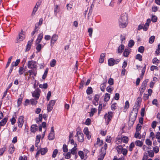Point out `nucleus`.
<instances>
[{"label":"nucleus","mask_w":160,"mask_h":160,"mask_svg":"<svg viewBox=\"0 0 160 160\" xmlns=\"http://www.w3.org/2000/svg\"><path fill=\"white\" fill-rule=\"evenodd\" d=\"M137 112L136 110H133L130 115L129 118V122H132V124H133L135 121L137 115Z\"/></svg>","instance_id":"nucleus-2"},{"label":"nucleus","mask_w":160,"mask_h":160,"mask_svg":"<svg viewBox=\"0 0 160 160\" xmlns=\"http://www.w3.org/2000/svg\"><path fill=\"white\" fill-rule=\"evenodd\" d=\"M48 151V149L46 148H42L40 150L38 151L36 154L37 155L38 153L41 152L42 155H44Z\"/></svg>","instance_id":"nucleus-17"},{"label":"nucleus","mask_w":160,"mask_h":160,"mask_svg":"<svg viewBox=\"0 0 160 160\" xmlns=\"http://www.w3.org/2000/svg\"><path fill=\"white\" fill-rule=\"evenodd\" d=\"M113 90V88H111V86H108L106 88L107 91L109 93H111Z\"/></svg>","instance_id":"nucleus-51"},{"label":"nucleus","mask_w":160,"mask_h":160,"mask_svg":"<svg viewBox=\"0 0 160 160\" xmlns=\"http://www.w3.org/2000/svg\"><path fill=\"white\" fill-rule=\"evenodd\" d=\"M123 148L122 146H118L117 147V150L118 152V153L121 154L122 153V151L123 149Z\"/></svg>","instance_id":"nucleus-23"},{"label":"nucleus","mask_w":160,"mask_h":160,"mask_svg":"<svg viewBox=\"0 0 160 160\" xmlns=\"http://www.w3.org/2000/svg\"><path fill=\"white\" fill-rule=\"evenodd\" d=\"M121 138L122 142L125 143H127L128 141V137L126 136H124L122 138Z\"/></svg>","instance_id":"nucleus-30"},{"label":"nucleus","mask_w":160,"mask_h":160,"mask_svg":"<svg viewBox=\"0 0 160 160\" xmlns=\"http://www.w3.org/2000/svg\"><path fill=\"white\" fill-rule=\"evenodd\" d=\"M58 38V36L56 34H54L51 38V44L53 45Z\"/></svg>","instance_id":"nucleus-11"},{"label":"nucleus","mask_w":160,"mask_h":160,"mask_svg":"<svg viewBox=\"0 0 160 160\" xmlns=\"http://www.w3.org/2000/svg\"><path fill=\"white\" fill-rule=\"evenodd\" d=\"M23 119L24 117L22 116H20L19 118L18 123V126L19 128H22L24 122Z\"/></svg>","instance_id":"nucleus-10"},{"label":"nucleus","mask_w":160,"mask_h":160,"mask_svg":"<svg viewBox=\"0 0 160 160\" xmlns=\"http://www.w3.org/2000/svg\"><path fill=\"white\" fill-rule=\"evenodd\" d=\"M103 143V141L101 140L99 138H98L97 142L94 144V145L95 147H97L98 146H101L102 144Z\"/></svg>","instance_id":"nucleus-15"},{"label":"nucleus","mask_w":160,"mask_h":160,"mask_svg":"<svg viewBox=\"0 0 160 160\" xmlns=\"http://www.w3.org/2000/svg\"><path fill=\"white\" fill-rule=\"evenodd\" d=\"M6 150V147H3L2 148L0 149V156L2 155L5 152Z\"/></svg>","instance_id":"nucleus-37"},{"label":"nucleus","mask_w":160,"mask_h":160,"mask_svg":"<svg viewBox=\"0 0 160 160\" xmlns=\"http://www.w3.org/2000/svg\"><path fill=\"white\" fill-rule=\"evenodd\" d=\"M142 56L139 54H137L136 56V59L139 60L140 61H142Z\"/></svg>","instance_id":"nucleus-46"},{"label":"nucleus","mask_w":160,"mask_h":160,"mask_svg":"<svg viewBox=\"0 0 160 160\" xmlns=\"http://www.w3.org/2000/svg\"><path fill=\"white\" fill-rule=\"evenodd\" d=\"M38 129V126L36 125H32L30 128L31 132L34 133Z\"/></svg>","instance_id":"nucleus-16"},{"label":"nucleus","mask_w":160,"mask_h":160,"mask_svg":"<svg viewBox=\"0 0 160 160\" xmlns=\"http://www.w3.org/2000/svg\"><path fill=\"white\" fill-rule=\"evenodd\" d=\"M155 37L154 36H151L149 38V42L150 44H152L154 41Z\"/></svg>","instance_id":"nucleus-36"},{"label":"nucleus","mask_w":160,"mask_h":160,"mask_svg":"<svg viewBox=\"0 0 160 160\" xmlns=\"http://www.w3.org/2000/svg\"><path fill=\"white\" fill-rule=\"evenodd\" d=\"M147 155L149 156L150 157H152L154 156V153L153 152L152 150L148 151H147Z\"/></svg>","instance_id":"nucleus-34"},{"label":"nucleus","mask_w":160,"mask_h":160,"mask_svg":"<svg viewBox=\"0 0 160 160\" xmlns=\"http://www.w3.org/2000/svg\"><path fill=\"white\" fill-rule=\"evenodd\" d=\"M77 144L75 143L74 147L70 150L71 154L74 155L77 153Z\"/></svg>","instance_id":"nucleus-18"},{"label":"nucleus","mask_w":160,"mask_h":160,"mask_svg":"<svg viewBox=\"0 0 160 160\" xmlns=\"http://www.w3.org/2000/svg\"><path fill=\"white\" fill-rule=\"evenodd\" d=\"M25 38V32L22 30L19 33L18 37L17 39V42H20L23 41Z\"/></svg>","instance_id":"nucleus-4"},{"label":"nucleus","mask_w":160,"mask_h":160,"mask_svg":"<svg viewBox=\"0 0 160 160\" xmlns=\"http://www.w3.org/2000/svg\"><path fill=\"white\" fill-rule=\"evenodd\" d=\"M156 138L158 139V142L160 143V132H158L156 136Z\"/></svg>","instance_id":"nucleus-64"},{"label":"nucleus","mask_w":160,"mask_h":160,"mask_svg":"<svg viewBox=\"0 0 160 160\" xmlns=\"http://www.w3.org/2000/svg\"><path fill=\"white\" fill-rule=\"evenodd\" d=\"M38 8H37V7H34L32 13L31 15L33 17L34 16L36 12H37L38 9Z\"/></svg>","instance_id":"nucleus-50"},{"label":"nucleus","mask_w":160,"mask_h":160,"mask_svg":"<svg viewBox=\"0 0 160 160\" xmlns=\"http://www.w3.org/2000/svg\"><path fill=\"white\" fill-rule=\"evenodd\" d=\"M96 111L97 110L95 108H92L91 110V112H90L89 116L91 117H92L94 113L96 112Z\"/></svg>","instance_id":"nucleus-28"},{"label":"nucleus","mask_w":160,"mask_h":160,"mask_svg":"<svg viewBox=\"0 0 160 160\" xmlns=\"http://www.w3.org/2000/svg\"><path fill=\"white\" fill-rule=\"evenodd\" d=\"M20 62V60L19 59H17L16 62H12V64H13L14 66H17L19 64Z\"/></svg>","instance_id":"nucleus-47"},{"label":"nucleus","mask_w":160,"mask_h":160,"mask_svg":"<svg viewBox=\"0 0 160 160\" xmlns=\"http://www.w3.org/2000/svg\"><path fill=\"white\" fill-rule=\"evenodd\" d=\"M124 46L123 45H121L118 47V53H121L122 50L124 49Z\"/></svg>","instance_id":"nucleus-25"},{"label":"nucleus","mask_w":160,"mask_h":160,"mask_svg":"<svg viewBox=\"0 0 160 160\" xmlns=\"http://www.w3.org/2000/svg\"><path fill=\"white\" fill-rule=\"evenodd\" d=\"M12 58V56H11L8 59V61L7 62V65H6V68H7L8 66H9L10 62H11V60Z\"/></svg>","instance_id":"nucleus-55"},{"label":"nucleus","mask_w":160,"mask_h":160,"mask_svg":"<svg viewBox=\"0 0 160 160\" xmlns=\"http://www.w3.org/2000/svg\"><path fill=\"white\" fill-rule=\"evenodd\" d=\"M15 150V147L13 145L11 144L9 146L8 151L10 153L12 154L14 152Z\"/></svg>","instance_id":"nucleus-21"},{"label":"nucleus","mask_w":160,"mask_h":160,"mask_svg":"<svg viewBox=\"0 0 160 160\" xmlns=\"http://www.w3.org/2000/svg\"><path fill=\"white\" fill-rule=\"evenodd\" d=\"M40 90L38 88H37L32 93V96L33 97L36 98L37 100L38 99L40 96Z\"/></svg>","instance_id":"nucleus-9"},{"label":"nucleus","mask_w":160,"mask_h":160,"mask_svg":"<svg viewBox=\"0 0 160 160\" xmlns=\"http://www.w3.org/2000/svg\"><path fill=\"white\" fill-rule=\"evenodd\" d=\"M129 51L128 49H125L123 53V55L125 57H127L129 54Z\"/></svg>","instance_id":"nucleus-26"},{"label":"nucleus","mask_w":160,"mask_h":160,"mask_svg":"<svg viewBox=\"0 0 160 160\" xmlns=\"http://www.w3.org/2000/svg\"><path fill=\"white\" fill-rule=\"evenodd\" d=\"M54 132H50L48 136V139L49 140H52L54 139Z\"/></svg>","instance_id":"nucleus-27"},{"label":"nucleus","mask_w":160,"mask_h":160,"mask_svg":"<svg viewBox=\"0 0 160 160\" xmlns=\"http://www.w3.org/2000/svg\"><path fill=\"white\" fill-rule=\"evenodd\" d=\"M116 142L117 144H119L121 143L122 142L121 138L118 137L116 138Z\"/></svg>","instance_id":"nucleus-38"},{"label":"nucleus","mask_w":160,"mask_h":160,"mask_svg":"<svg viewBox=\"0 0 160 160\" xmlns=\"http://www.w3.org/2000/svg\"><path fill=\"white\" fill-rule=\"evenodd\" d=\"M63 151L64 152H67L68 151L67 146L66 144H64L63 146Z\"/></svg>","instance_id":"nucleus-52"},{"label":"nucleus","mask_w":160,"mask_h":160,"mask_svg":"<svg viewBox=\"0 0 160 160\" xmlns=\"http://www.w3.org/2000/svg\"><path fill=\"white\" fill-rule=\"evenodd\" d=\"M48 72V68H47L45 70L44 73L42 76V78L43 79H44L46 77L47 74Z\"/></svg>","instance_id":"nucleus-42"},{"label":"nucleus","mask_w":160,"mask_h":160,"mask_svg":"<svg viewBox=\"0 0 160 160\" xmlns=\"http://www.w3.org/2000/svg\"><path fill=\"white\" fill-rule=\"evenodd\" d=\"M76 131L77 133L75 135V137H77V139L78 141L80 142H83L84 140L83 134L80 130H78V129H77Z\"/></svg>","instance_id":"nucleus-3"},{"label":"nucleus","mask_w":160,"mask_h":160,"mask_svg":"<svg viewBox=\"0 0 160 160\" xmlns=\"http://www.w3.org/2000/svg\"><path fill=\"white\" fill-rule=\"evenodd\" d=\"M58 150L57 149H56L54 150L53 152L52 157L53 158H55L58 153Z\"/></svg>","instance_id":"nucleus-62"},{"label":"nucleus","mask_w":160,"mask_h":160,"mask_svg":"<svg viewBox=\"0 0 160 160\" xmlns=\"http://www.w3.org/2000/svg\"><path fill=\"white\" fill-rule=\"evenodd\" d=\"M38 45L36 47V49L37 51L39 52H40L42 48V45L41 44H37Z\"/></svg>","instance_id":"nucleus-60"},{"label":"nucleus","mask_w":160,"mask_h":160,"mask_svg":"<svg viewBox=\"0 0 160 160\" xmlns=\"http://www.w3.org/2000/svg\"><path fill=\"white\" fill-rule=\"evenodd\" d=\"M117 104L116 103H114L112 104L111 106V108L112 110H114L117 108Z\"/></svg>","instance_id":"nucleus-41"},{"label":"nucleus","mask_w":160,"mask_h":160,"mask_svg":"<svg viewBox=\"0 0 160 160\" xmlns=\"http://www.w3.org/2000/svg\"><path fill=\"white\" fill-rule=\"evenodd\" d=\"M28 72L29 73V76L33 75L34 76H36L37 74V71L36 69H32V70H29L28 71Z\"/></svg>","instance_id":"nucleus-19"},{"label":"nucleus","mask_w":160,"mask_h":160,"mask_svg":"<svg viewBox=\"0 0 160 160\" xmlns=\"http://www.w3.org/2000/svg\"><path fill=\"white\" fill-rule=\"evenodd\" d=\"M87 93L89 95L92 94V89L91 87H88L86 91Z\"/></svg>","instance_id":"nucleus-33"},{"label":"nucleus","mask_w":160,"mask_h":160,"mask_svg":"<svg viewBox=\"0 0 160 160\" xmlns=\"http://www.w3.org/2000/svg\"><path fill=\"white\" fill-rule=\"evenodd\" d=\"M146 143L148 146H151L152 144V141L149 139H147L145 141Z\"/></svg>","instance_id":"nucleus-54"},{"label":"nucleus","mask_w":160,"mask_h":160,"mask_svg":"<svg viewBox=\"0 0 160 160\" xmlns=\"http://www.w3.org/2000/svg\"><path fill=\"white\" fill-rule=\"evenodd\" d=\"M107 82V80L105 81L104 82L102 83L100 85V89L102 92H104L106 87V83Z\"/></svg>","instance_id":"nucleus-20"},{"label":"nucleus","mask_w":160,"mask_h":160,"mask_svg":"<svg viewBox=\"0 0 160 160\" xmlns=\"http://www.w3.org/2000/svg\"><path fill=\"white\" fill-rule=\"evenodd\" d=\"M104 54L103 53H101L99 60V62L100 63H102L104 62Z\"/></svg>","instance_id":"nucleus-24"},{"label":"nucleus","mask_w":160,"mask_h":160,"mask_svg":"<svg viewBox=\"0 0 160 160\" xmlns=\"http://www.w3.org/2000/svg\"><path fill=\"white\" fill-rule=\"evenodd\" d=\"M78 153L79 155L80 156L81 158L82 159H84V155L83 153L82 152V151H80L78 152Z\"/></svg>","instance_id":"nucleus-48"},{"label":"nucleus","mask_w":160,"mask_h":160,"mask_svg":"<svg viewBox=\"0 0 160 160\" xmlns=\"http://www.w3.org/2000/svg\"><path fill=\"white\" fill-rule=\"evenodd\" d=\"M55 102L56 101L55 100H51L49 102L47 107V109L48 112H50L52 110Z\"/></svg>","instance_id":"nucleus-7"},{"label":"nucleus","mask_w":160,"mask_h":160,"mask_svg":"<svg viewBox=\"0 0 160 160\" xmlns=\"http://www.w3.org/2000/svg\"><path fill=\"white\" fill-rule=\"evenodd\" d=\"M134 137L136 138L140 139L141 138V135L140 134L139 132L136 131Z\"/></svg>","instance_id":"nucleus-31"},{"label":"nucleus","mask_w":160,"mask_h":160,"mask_svg":"<svg viewBox=\"0 0 160 160\" xmlns=\"http://www.w3.org/2000/svg\"><path fill=\"white\" fill-rule=\"evenodd\" d=\"M58 5L55 6V7L54 8V13L55 16H57V12H58Z\"/></svg>","instance_id":"nucleus-49"},{"label":"nucleus","mask_w":160,"mask_h":160,"mask_svg":"<svg viewBox=\"0 0 160 160\" xmlns=\"http://www.w3.org/2000/svg\"><path fill=\"white\" fill-rule=\"evenodd\" d=\"M71 152H67L66 154H63V155L65 156V158L67 159H69L71 158Z\"/></svg>","instance_id":"nucleus-32"},{"label":"nucleus","mask_w":160,"mask_h":160,"mask_svg":"<svg viewBox=\"0 0 160 160\" xmlns=\"http://www.w3.org/2000/svg\"><path fill=\"white\" fill-rule=\"evenodd\" d=\"M135 144L136 146L139 147H141L143 145L142 142L139 140H137L135 142Z\"/></svg>","instance_id":"nucleus-35"},{"label":"nucleus","mask_w":160,"mask_h":160,"mask_svg":"<svg viewBox=\"0 0 160 160\" xmlns=\"http://www.w3.org/2000/svg\"><path fill=\"white\" fill-rule=\"evenodd\" d=\"M119 61V59L115 60L112 58H111L108 60V64L109 66H112L115 64H118Z\"/></svg>","instance_id":"nucleus-8"},{"label":"nucleus","mask_w":160,"mask_h":160,"mask_svg":"<svg viewBox=\"0 0 160 160\" xmlns=\"http://www.w3.org/2000/svg\"><path fill=\"white\" fill-rule=\"evenodd\" d=\"M151 22L150 19H148L147 20L145 24L144 27L143 26V30L144 31H146L148 29L149 24Z\"/></svg>","instance_id":"nucleus-13"},{"label":"nucleus","mask_w":160,"mask_h":160,"mask_svg":"<svg viewBox=\"0 0 160 160\" xmlns=\"http://www.w3.org/2000/svg\"><path fill=\"white\" fill-rule=\"evenodd\" d=\"M8 120V118L6 117H5L0 122V126H4Z\"/></svg>","instance_id":"nucleus-22"},{"label":"nucleus","mask_w":160,"mask_h":160,"mask_svg":"<svg viewBox=\"0 0 160 160\" xmlns=\"http://www.w3.org/2000/svg\"><path fill=\"white\" fill-rule=\"evenodd\" d=\"M39 86L40 88L46 89L48 87V84L47 83H45L43 84H40L39 85Z\"/></svg>","instance_id":"nucleus-39"},{"label":"nucleus","mask_w":160,"mask_h":160,"mask_svg":"<svg viewBox=\"0 0 160 160\" xmlns=\"http://www.w3.org/2000/svg\"><path fill=\"white\" fill-rule=\"evenodd\" d=\"M113 113L111 112H108L104 116V118L107 124H108L112 118Z\"/></svg>","instance_id":"nucleus-5"},{"label":"nucleus","mask_w":160,"mask_h":160,"mask_svg":"<svg viewBox=\"0 0 160 160\" xmlns=\"http://www.w3.org/2000/svg\"><path fill=\"white\" fill-rule=\"evenodd\" d=\"M108 82L109 84L112 85L114 84V80L112 78H110L108 80Z\"/></svg>","instance_id":"nucleus-53"},{"label":"nucleus","mask_w":160,"mask_h":160,"mask_svg":"<svg viewBox=\"0 0 160 160\" xmlns=\"http://www.w3.org/2000/svg\"><path fill=\"white\" fill-rule=\"evenodd\" d=\"M142 128V126L139 124H138L136 128V131L139 132Z\"/></svg>","instance_id":"nucleus-57"},{"label":"nucleus","mask_w":160,"mask_h":160,"mask_svg":"<svg viewBox=\"0 0 160 160\" xmlns=\"http://www.w3.org/2000/svg\"><path fill=\"white\" fill-rule=\"evenodd\" d=\"M24 72V70L23 68L22 67H20L18 71V72L19 74L21 75Z\"/></svg>","instance_id":"nucleus-44"},{"label":"nucleus","mask_w":160,"mask_h":160,"mask_svg":"<svg viewBox=\"0 0 160 160\" xmlns=\"http://www.w3.org/2000/svg\"><path fill=\"white\" fill-rule=\"evenodd\" d=\"M110 98V94L108 93H106L105 95L104 101L106 102H107L109 100Z\"/></svg>","instance_id":"nucleus-29"},{"label":"nucleus","mask_w":160,"mask_h":160,"mask_svg":"<svg viewBox=\"0 0 160 160\" xmlns=\"http://www.w3.org/2000/svg\"><path fill=\"white\" fill-rule=\"evenodd\" d=\"M135 145L133 142H132L131 143L129 146V150L130 151H132V148L134 147Z\"/></svg>","instance_id":"nucleus-59"},{"label":"nucleus","mask_w":160,"mask_h":160,"mask_svg":"<svg viewBox=\"0 0 160 160\" xmlns=\"http://www.w3.org/2000/svg\"><path fill=\"white\" fill-rule=\"evenodd\" d=\"M43 36L42 32L40 33L39 34L38 37L36 41V44H39L42 40Z\"/></svg>","instance_id":"nucleus-14"},{"label":"nucleus","mask_w":160,"mask_h":160,"mask_svg":"<svg viewBox=\"0 0 160 160\" xmlns=\"http://www.w3.org/2000/svg\"><path fill=\"white\" fill-rule=\"evenodd\" d=\"M36 62L34 61H28V68L32 69H36L37 68Z\"/></svg>","instance_id":"nucleus-6"},{"label":"nucleus","mask_w":160,"mask_h":160,"mask_svg":"<svg viewBox=\"0 0 160 160\" xmlns=\"http://www.w3.org/2000/svg\"><path fill=\"white\" fill-rule=\"evenodd\" d=\"M91 120L89 118H88L86 120L85 124L87 125H89L91 124Z\"/></svg>","instance_id":"nucleus-58"},{"label":"nucleus","mask_w":160,"mask_h":160,"mask_svg":"<svg viewBox=\"0 0 160 160\" xmlns=\"http://www.w3.org/2000/svg\"><path fill=\"white\" fill-rule=\"evenodd\" d=\"M93 32V29L92 28H90L88 29V32L89 33V35L91 37L92 36V34Z\"/></svg>","instance_id":"nucleus-61"},{"label":"nucleus","mask_w":160,"mask_h":160,"mask_svg":"<svg viewBox=\"0 0 160 160\" xmlns=\"http://www.w3.org/2000/svg\"><path fill=\"white\" fill-rule=\"evenodd\" d=\"M148 156L147 153H145L144 154L142 160H152L151 158L148 159Z\"/></svg>","instance_id":"nucleus-56"},{"label":"nucleus","mask_w":160,"mask_h":160,"mask_svg":"<svg viewBox=\"0 0 160 160\" xmlns=\"http://www.w3.org/2000/svg\"><path fill=\"white\" fill-rule=\"evenodd\" d=\"M56 61L55 59H52L50 63V65L51 67H53L55 65Z\"/></svg>","instance_id":"nucleus-43"},{"label":"nucleus","mask_w":160,"mask_h":160,"mask_svg":"<svg viewBox=\"0 0 160 160\" xmlns=\"http://www.w3.org/2000/svg\"><path fill=\"white\" fill-rule=\"evenodd\" d=\"M157 122L156 121H153L151 124V126L152 128L154 129L156 126Z\"/></svg>","instance_id":"nucleus-63"},{"label":"nucleus","mask_w":160,"mask_h":160,"mask_svg":"<svg viewBox=\"0 0 160 160\" xmlns=\"http://www.w3.org/2000/svg\"><path fill=\"white\" fill-rule=\"evenodd\" d=\"M128 23V18L126 13L122 14L119 19V26L121 28H125Z\"/></svg>","instance_id":"nucleus-1"},{"label":"nucleus","mask_w":160,"mask_h":160,"mask_svg":"<svg viewBox=\"0 0 160 160\" xmlns=\"http://www.w3.org/2000/svg\"><path fill=\"white\" fill-rule=\"evenodd\" d=\"M34 38L32 39L31 40L28 42V44L26 46V52L28 51L31 48V45L33 41Z\"/></svg>","instance_id":"nucleus-12"},{"label":"nucleus","mask_w":160,"mask_h":160,"mask_svg":"<svg viewBox=\"0 0 160 160\" xmlns=\"http://www.w3.org/2000/svg\"><path fill=\"white\" fill-rule=\"evenodd\" d=\"M138 51L141 53H143L144 51V47L142 46H140L138 48Z\"/></svg>","instance_id":"nucleus-40"},{"label":"nucleus","mask_w":160,"mask_h":160,"mask_svg":"<svg viewBox=\"0 0 160 160\" xmlns=\"http://www.w3.org/2000/svg\"><path fill=\"white\" fill-rule=\"evenodd\" d=\"M134 42L133 41V40H130L128 44V47L130 48H131L134 45Z\"/></svg>","instance_id":"nucleus-45"}]
</instances>
